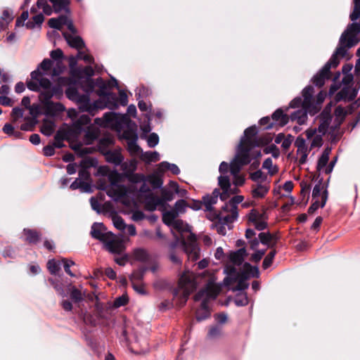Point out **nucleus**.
I'll list each match as a JSON object with an SVG mask.
<instances>
[{"instance_id": "ddd939ff", "label": "nucleus", "mask_w": 360, "mask_h": 360, "mask_svg": "<svg viewBox=\"0 0 360 360\" xmlns=\"http://www.w3.org/2000/svg\"><path fill=\"white\" fill-rule=\"evenodd\" d=\"M144 199L145 208L149 211H153L159 206H163V200L160 197L153 193L150 189L143 184L139 190V193L136 195L138 198Z\"/></svg>"}, {"instance_id": "f704fd0d", "label": "nucleus", "mask_w": 360, "mask_h": 360, "mask_svg": "<svg viewBox=\"0 0 360 360\" xmlns=\"http://www.w3.org/2000/svg\"><path fill=\"white\" fill-rule=\"evenodd\" d=\"M55 130V123L49 120H44L41 127V132L46 136H51Z\"/></svg>"}, {"instance_id": "a19ab883", "label": "nucleus", "mask_w": 360, "mask_h": 360, "mask_svg": "<svg viewBox=\"0 0 360 360\" xmlns=\"http://www.w3.org/2000/svg\"><path fill=\"white\" fill-rule=\"evenodd\" d=\"M262 168L266 169L271 176L274 175L278 171V167L273 164L271 158H267L264 160L262 165Z\"/></svg>"}, {"instance_id": "f257e3e1", "label": "nucleus", "mask_w": 360, "mask_h": 360, "mask_svg": "<svg viewBox=\"0 0 360 360\" xmlns=\"http://www.w3.org/2000/svg\"><path fill=\"white\" fill-rule=\"evenodd\" d=\"M247 255L245 248L229 253V259L224 269V271L227 274V277L224 280L225 285L229 286L233 283H237V285L233 289L244 290L248 287L247 283L248 278L259 276V269L257 266H252L249 263H245L240 267Z\"/></svg>"}, {"instance_id": "e2e57ef3", "label": "nucleus", "mask_w": 360, "mask_h": 360, "mask_svg": "<svg viewBox=\"0 0 360 360\" xmlns=\"http://www.w3.org/2000/svg\"><path fill=\"white\" fill-rule=\"evenodd\" d=\"M163 200V205H165V202L167 201H171L174 198V194L172 192L169 191H167L165 189L162 190V197H160Z\"/></svg>"}, {"instance_id": "774afa93", "label": "nucleus", "mask_w": 360, "mask_h": 360, "mask_svg": "<svg viewBox=\"0 0 360 360\" xmlns=\"http://www.w3.org/2000/svg\"><path fill=\"white\" fill-rule=\"evenodd\" d=\"M360 17V6H354V11L350 15V19L352 21L357 20Z\"/></svg>"}, {"instance_id": "a18cd8bd", "label": "nucleus", "mask_w": 360, "mask_h": 360, "mask_svg": "<svg viewBox=\"0 0 360 360\" xmlns=\"http://www.w3.org/2000/svg\"><path fill=\"white\" fill-rule=\"evenodd\" d=\"M347 112L345 111V108L338 106L335 108V122L337 125H340L341 123L343 122L345 116H346Z\"/></svg>"}, {"instance_id": "9d476101", "label": "nucleus", "mask_w": 360, "mask_h": 360, "mask_svg": "<svg viewBox=\"0 0 360 360\" xmlns=\"http://www.w3.org/2000/svg\"><path fill=\"white\" fill-rule=\"evenodd\" d=\"M313 94L314 88L312 86L305 87L302 92V98H295L290 102V106L292 108L302 107L311 115L316 114L320 110V106L314 105Z\"/></svg>"}, {"instance_id": "3c124183", "label": "nucleus", "mask_w": 360, "mask_h": 360, "mask_svg": "<svg viewBox=\"0 0 360 360\" xmlns=\"http://www.w3.org/2000/svg\"><path fill=\"white\" fill-rule=\"evenodd\" d=\"M250 179L255 181V184H259L264 180H268L266 175H264L260 170L252 173L250 174Z\"/></svg>"}, {"instance_id": "0e129e2a", "label": "nucleus", "mask_w": 360, "mask_h": 360, "mask_svg": "<svg viewBox=\"0 0 360 360\" xmlns=\"http://www.w3.org/2000/svg\"><path fill=\"white\" fill-rule=\"evenodd\" d=\"M128 302V297L127 295H122L115 299L114 302V306L116 307H120L127 304Z\"/></svg>"}, {"instance_id": "4be33fe9", "label": "nucleus", "mask_w": 360, "mask_h": 360, "mask_svg": "<svg viewBox=\"0 0 360 360\" xmlns=\"http://www.w3.org/2000/svg\"><path fill=\"white\" fill-rule=\"evenodd\" d=\"M49 1L51 3L53 11L56 13L65 12L70 17V0H49Z\"/></svg>"}, {"instance_id": "b1692460", "label": "nucleus", "mask_w": 360, "mask_h": 360, "mask_svg": "<svg viewBox=\"0 0 360 360\" xmlns=\"http://www.w3.org/2000/svg\"><path fill=\"white\" fill-rule=\"evenodd\" d=\"M331 153V148L327 147L323 151L321 157L319 158L316 166V169L319 172L326 173V169L328 166V162L329 160V156Z\"/></svg>"}, {"instance_id": "4c0bfd02", "label": "nucleus", "mask_w": 360, "mask_h": 360, "mask_svg": "<svg viewBox=\"0 0 360 360\" xmlns=\"http://www.w3.org/2000/svg\"><path fill=\"white\" fill-rule=\"evenodd\" d=\"M137 141H131L127 142V150L131 155L141 156L143 153L142 149L136 143Z\"/></svg>"}, {"instance_id": "f03ea898", "label": "nucleus", "mask_w": 360, "mask_h": 360, "mask_svg": "<svg viewBox=\"0 0 360 360\" xmlns=\"http://www.w3.org/2000/svg\"><path fill=\"white\" fill-rule=\"evenodd\" d=\"M27 88L34 91H40L39 100L47 115H56L65 110L60 103H53L51 98L56 94V89L51 85L49 79L43 78L39 71L31 73V79L27 83Z\"/></svg>"}, {"instance_id": "8fccbe9b", "label": "nucleus", "mask_w": 360, "mask_h": 360, "mask_svg": "<svg viewBox=\"0 0 360 360\" xmlns=\"http://www.w3.org/2000/svg\"><path fill=\"white\" fill-rule=\"evenodd\" d=\"M187 207L188 204L184 200H179L175 202L174 210L176 211L178 214H181L185 212Z\"/></svg>"}, {"instance_id": "aec40b11", "label": "nucleus", "mask_w": 360, "mask_h": 360, "mask_svg": "<svg viewBox=\"0 0 360 360\" xmlns=\"http://www.w3.org/2000/svg\"><path fill=\"white\" fill-rule=\"evenodd\" d=\"M110 233L111 232H106L105 226L101 223H94L91 226V235L92 237L103 243L107 240Z\"/></svg>"}, {"instance_id": "37998d69", "label": "nucleus", "mask_w": 360, "mask_h": 360, "mask_svg": "<svg viewBox=\"0 0 360 360\" xmlns=\"http://www.w3.org/2000/svg\"><path fill=\"white\" fill-rule=\"evenodd\" d=\"M111 218L112 223L117 229L124 231L126 229V224L121 217L114 213L111 215Z\"/></svg>"}, {"instance_id": "2f4dec72", "label": "nucleus", "mask_w": 360, "mask_h": 360, "mask_svg": "<svg viewBox=\"0 0 360 360\" xmlns=\"http://www.w3.org/2000/svg\"><path fill=\"white\" fill-rule=\"evenodd\" d=\"M272 119L279 125L284 126L288 122V117L282 110H276L271 116Z\"/></svg>"}, {"instance_id": "423d86ee", "label": "nucleus", "mask_w": 360, "mask_h": 360, "mask_svg": "<svg viewBox=\"0 0 360 360\" xmlns=\"http://www.w3.org/2000/svg\"><path fill=\"white\" fill-rule=\"evenodd\" d=\"M201 279L206 283L205 288L195 295V300H202V308L207 310V302L217 297L221 291V286L216 283L217 278L213 271H205L201 275Z\"/></svg>"}, {"instance_id": "4d7b16f0", "label": "nucleus", "mask_w": 360, "mask_h": 360, "mask_svg": "<svg viewBox=\"0 0 360 360\" xmlns=\"http://www.w3.org/2000/svg\"><path fill=\"white\" fill-rule=\"evenodd\" d=\"M61 262L63 264L65 272L70 276H75L74 274L70 270V267L75 265V262L68 259H62Z\"/></svg>"}, {"instance_id": "864d4df0", "label": "nucleus", "mask_w": 360, "mask_h": 360, "mask_svg": "<svg viewBox=\"0 0 360 360\" xmlns=\"http://www.w3.org/2000/svg\"><path fill=\"white\" fill-rule=\"evenodd\" d=\"M122 136L123 139H126L127 142L131 141H137L138 139V136L136 133L131 129L124 131Z\"/></svg>"}, {"instance_id": "ea45409f", "label": "nucleus", "mask_w": 360, "mask_h": 360, "mask_svg": "<svg viewBox=\"0 0 360 360\" xmlns=\"http://www.w3.org/2000/svg\"><path fill=\"white\" fill-rule=\"evenodd\" d=\"M44 20L43 14L39 13L34 15L32 20L28 21L26 24L27 28L33 29L36 26H40Z\"/></svg>"}, {"instance_id": "1a4fd4ad", "label": "nucleus", "mask_w": 360, "mask_h": 360, "mask_svg": "<svg viewBox=\"0 0 360 360\" xmlns=\"http://www.w3.org/2000/svg\"><path fill=\"white\" fill-rule=\"evenodd\" d=\"M90 122L91 119L88 115H82L72 124L70 127L65 126L60 128L55 136V140L57 142L56 143V147H61L59 142L65 139H70L72 134L75 136L80 134L83 127L89 124Z\"/></svg>"}, {"instance_id": "c85d7f7f", "label": "nucleus", "mask_w": 360, "mask_h": 360, "mask_svg": "<svg viewBox=\"0 0 360 360\" xmlns=\"http://www.w3.org/2000/svg\"><path fill=\"white\" fill-rule=\"evenodd\" d=\"M98 136V130L97 128L93 126L88 127L85 133L84 141L87 145L91 144L97 139Z\"/></svg>"}, {"instance_id": "412c9836", "label": "nucleus", "mask_w": 360, "mask_h": 360, "mask_svg": "<svg viewBox=\"0 0 360 360\" xmlns=\"http://www.w3.org/2000/svg\"><path fill=\"white\" fill-rule=\"evenodd\" d=\"M306 136L308 139H311V148H319L323 144V136L321 134L317 133L316 128H309L305 131Z\"/></svg>"}, {"instance_id": "473e14b6", "label": "nucleus", "mask_w": 360, "mask_h": 360, "mask_svg": "<svg viewBox=\"0 0 360 360\" xmlns=\"http://www.w3.org/2000/svg\"><path fill=\"white\" fill-rule=\"evenodd\" d=\"M140 158L146 163L158 162L160 160V154L156 151H148L145 153L143 152L140 156Z\"/></svg>"}, {"instance_id": "680f3d73", "label": "nucleus", "mask_w": 360, "mask_h": 360, "mask_svg": "<svg viewBox=\"0 0 360 360\" xmlns=\"http://www.w3.org/2000/svg\"><path fill=\"white\" fill-rule=\"evenodd\" d=\"M168 162H162L157 165V168L155 171V173L162 176L164 173L168 170Z\"/></svg>"}, {"instance_id": "72a5a7b5", "label": "nucleus", "mask_w": 360, "mask_h": 360, "mask_svg": "<svg viewBox=\"0 0 360 360\" xmlns=\"http://www.w3.org/2000/svg\"><path fill=\"white\" fill-rule=\"evenodd\" d=\"M178 214L174 210L165 212L162 214L163 222L171 226L177 220Z\"/></svg>"}, {"instance_id": "7ed1b4c3", "label": "nucleus", "mask_w": 360, "mask_h": 360, "mask_svg": "<svg viewBox=\"0 0 360 360\" xmlns=\"http://www.w3.org/2000/svg\"><path fill=\"white\" fill-rule=\"evenodd\" d=\"M121 176L116 172H110L108 175L110 186L105 187L99 185V188L105 190L107 195L116 202H120L126 207L132 204L130 195H135V188L133 185L125 186L117 184L120 181Z\"/></svg>"}, {"instance_id": "6e6d98bb", "label": "nucleus", "mask_w": 360, "mask_h": 360, "mask_svg": "<svg viewBox=\"0 0 360 360\" xmlns=\"http://www.w3.org/2000/svg\"><path fill=\"white\" fill-rule=\"evenodd\" d=\"M340 58L334 53L329 61L323 67L328 68V70L330 71L331 68H336L339 65Z\"/></svg>"}, {"instance_id": "bf43d9fd", "label": "nucleus", "mask_w": 360, "mask_h": 360, "mask_svg": "<svg viewBox=\"0 0 360 360\" xmlns=\"http://www.w3.org/2000/svg\"><path fill=\"white\" fill-rule=\"evenodd\" d=\"M235 303L238 306H245L248 303V299L246 295L240 294L235 299Z\"/></svg>"}, {"instance_id": "5701e85b", "label": "nucleus", "mask_w": 360, "mask_h": 360, "mask_svg": "<svg viewBox=\"0 0 360 360\" xmlns=\"http://www.w3.org/2000/svg\"><path fill=\"white\" fill-rule=\"evenodd\" d=\"M102 152L104 153L106 160L108 162L115 164V165H120L124 160V158L121 154L120 149L110 151H105V150H103Z\"/></svg>"}, {"instance_id": "4468645a", "label": "nucleus", "mask_w": 360, "mask_h": 360, "mask_svg": "<svg viewBox=\"0 0 360 360\" xmlns=\"http://www.w3.org/2000/svg\"><path fill=\"white\" fill-rule=\"evenodd\" d=\"M107 240L103 243L105 248L112 254H121L125 250V245L122 238L113 234L108 235Z\"/></svg>"}, {"instance_id": "79ce46f5", "label": "nucleus", "mask_w": 360, "mask_h": 360, "mask_svg": "<svg viewBox=\"0 0 360 360\" xmlns=\"http://www.w3.org/2000/svg\"><path fill=\"white\" fill-rule=\"evenodd\" d=\"M53 63L49 59H44L39 66L38 69L36 71H39L43 78L44 77V75L47 74V72L51 70L52 67Z\"/></svg>"}, {"instance_id": "13d9d810", "label": "nucleus", "mask_w": 360, "mask_h": 360, "mask_svg": "<svg viewBox=\"0 0 360 360\" xmlns=\"http://www.w3.org/2000/svg\"><path fill=\"white\" fill-rule=\"evenodd\" d=\"M158 142L159 137L155 133L150 134L147 139V143L150 148H154L156 145H158Z\"/></svg>"}, {"instance_id": "f8f14e48", "label": "nucleus", "mask_w": 360, "mask_h": 360, "mask_svg": "<svg viewBox=\"0 0 360 360\" xmlns=\"http://www.w3.org/2000/svg\"><path fill=\"white\" fill-rule=\"evenodd\" d=\"M244 200L243 195H236L232 198L223 207L221 212V219L226 223H231L238 217L237 205Z\"/></svg>"}, {"instance_id": "cd10ccee", "label": "nucleus", "mask_w": 360, "mask_h": 360, "mask_svg": "<svg viewBox=\"0 0 360 360\" xmlns=\"http://www.w3.org/2000/svg\"><path fill=\"white\" fill-rule=\"evenodd\" d=\"M142 277L141 272H134L132 274L131 276V281L133 285L134 289L140 294H145L146 290L145 287L142 283H138L139 281Z\"/></svg>"}, {"instance_id": "6ab92c4d", "label": "nucleus", "mask_w": 360, "mask_h": 360, "mask_svg": "<svg viewBox=\"0 0 360 360\" xmlns=\"http://www.w3.org/2000/svg\"><path fill=\"white\" fill-rule=\"evenodd\" d=\"M269 180H264L259 184H254L252 186V196L253 198H263L269 193Z\"/></svg>"}, {"instance_id": "de8ad7c7", "label": "nucleus", "mask_w": 360, "mask_h": 360, "mask_svg": "<svg viewBox=\"0 0 360 360\" xmlns=\"http://www.w3.org/2000/svg\"><path fill=\"white\" fill-rule=\"evenodd\" d=\"M327 200V196L326 195H323L322 196V200H314V202L309 208V213H314L316 210H318L319 207H324L326 202Z\"/></svg>"}, {"instance_id": "c756f323", "label": "nucleus", "mask_w": 360, "mask_h": 360, "mask_svg": "<svg viewBox=\"0 0 360 360\" xmlns=\"http://www.w3.org/2000/svg\"><path fill=\"white\" fill-rule=\"evenodd\" d=\"M323 195H326V196L328 197V192L325 185L320 182L318 184H316L313 189V200H322V196Z\"/></svg>"}, {"instance_id": "052dcab7", "label": "nucleus", "mask_w": 360, "mask_h": 360, "mask_svg": "<svg viewBox=\"0 0 360 360\" xmlns=\"http://www.w3.org/2000/svg\"><path fill=\"white\" fill-rule=\"evenodd\" d=\"M265 252L266 250L255 251V252L250 257V260L254 262H259L264 255Z\"/></svg>"}, {"instance_id": "5fc2aeb1", "label": "nucleus", "mask_w": 360, "mask_h": 360, "mask_svg": "<svg viewBox=\"0 0 360 360\" xmlns=\"http://www.w3.org/2000/svg\"><path fill=\"white\" fill-rule=\"evenodd\" d=\"M275 255H276V251L273 250V251H271L266 256V257L264 258V259L263 261V264H262V266L264 269L269 268L271 265Z\"/></svg>"}, {"instance_id": "09e8293b", "label": "nucleus", "mask_w": 360, "mask_h": 360, "mask_svg": "<svg viewBox=\"0 0 360 360\" xmlns=\"http://www.w3.org/2000/svg\"><path fill=\"white\" fill-rule=\"evenodd\" d=\"M37 5L47 15H50L53 13V6L51 7L46 0H38Z\"/></svg>"}, {"instance_id": "603ef678", "label": "nucleus", "mask_w": 360, "mask_h": 360, "mask_svg": "<svg viewBox=\"0 0 360 360\" xmlns=\"http://www.w3.org/2000/svg\"><path fill=\"white\" fill-rule=\"evenodd\" d=\"M77 58L83 60L85 63L89 64H93L94 63V58L91 54L80 50H79Z\"/></svg>"}, {"instance_id": "7c9ffc66", "label": "nucleus", "mask_w": 360, "mask_h": 360, "mask_svg": "<svg viewBox=\"0 0 360 360\" xmlns=\"http://www.w3.org/2000/svg\"><path fill=\"white\" fill-rule=\"evenodd\" d=\"M23 234L25 236V240L29 243L35 244L39 239L40 236L37 231L32 229H24Z\"/></svg>"}, {"instance_id": "338daca9", "label": "nucleus", "mask_w": 360, "mask_h": 360, "mask_svg": "<svg viewBox=\"0 0 360 360\" xmlns=\"http://www.w3.org/2000/svg\"><path fill=\"white\" fill-rule=\"evenodd\" d=\"M80 70L82 72V78L84 76L91 77V76H93L94 75V70L91 66H86L83 69L80 68Z\"/></svg>"}, {"instance_id": "a211bd4d", "label": "nucleus", "mask_w": 360, "mask_h": 360, "mask_svg": "<svg viewBox=\"0 0 360 360\" xmlns=\"http://www.w3.org/2000/svg\"><path fill=\"white\" fill-rule=\"evenodd\" d=\"M122 169L126 172L128 180L131 183H139L145 180V176L141 174H128L129 172H133L136 169V162L131 160L129 162H124L122 165Z\"/></svg>"}, {"instance_id": "f3484780", "label": "nucleus", "mask_w": 360, "mask_h": 360, "mask_svg": "<svg viewBox=\"0 0 360 360\" xmlns=\"http://www.w3.org/2000/svg\"><path fill=\"white\" fill-rule=\"evenodd\" d=\"M295 146L297 148L296 155L299 163L304 164L307 160L310 150L308 148L304 138L298 136L295 140Z\"/></svg>"}, {"instance_id": "c03bdc74", "label": "nucleus", "mask_w": 360, "mask_h": 360, "mask_svg": "<svg viewBox=\"0 0 360 360\" xmlns=\"http://www.w3.org/2000/svg\"><path fill=\"white\" fill-rule=\"evenodd\" d=\"M61 261L51 259L47 263V268L51 274H56L60 269Z\"/></svg>"}, {"instance_id": "58836bf2", "label": "nucleus", "mask_w": 360, "mask_h": 360, "mask_svg": "<svg viewBox=\"0 0 360 360\" xmlns=\"http://www.w3.org/2000/svg\"><path fill=\"white\" fill-rule=\"evenodd\" d=\"M77 60L74 57L70 58V75L75 79L82 78V72L80 68H75Z\"/></svg>"}, {"instance_id": "a878e982", "label": "nucleus", "mask_w": 360, "mask_h": 360, "mask_svg": "<svg viewBox=\"0 0 360 360\" xmlns=\"http://www.w3.org/2000/svg\"><path fill=\"white\" fill-rule=\"evenodd\" d=\"M330 75L328 68H323L313 78V82L316 86H322L325 81L329 79Z\"/></svg>"}, {"instance_id": "c9c22d12", "label": "nucleus", "mask_w": 360, "mask_h": 360, "mask_svg": "<svg viewBox=\"0 0 360 360\" xmlns=\"http://www.w3.org/2000/svg\"><path fill=\"white\" fill-rule=\"evenodd\" d=\"M307 113L309 112L306 109L299 110L292 115L291 118L296 120L299 124H304L307 120Z\"/></svg>"}, {"instance_id": "0eeeda50", "label": "nucleus", "mask_w": 360, "mask_h": 360, "mask_svg": "<svg viewBox=\"0 0 360 360\" xmlns=\"http://www.w3.org/2000/svg\"><path fill=\"white\" fill-rule=\"evenodd\" d=\"M198 285L195 275L186 270L181 275L177 288L174 292V296L178 300L180 306L186 304L189 295L195 290Z\"/></svg>"}, {"instance_id": "69168bd1", "label": "nucleus", "mask_w": 360, "mask_h": 360, "mask_svg": "<svg viewBox=\"0 0 360 360\" xmlns=\"http://www.w3.org/2000/svg\"><path fill=\"white\" fill-rule=\"evenodd\" d=\"M328 125H329V122H328V120H324L323 122H322L320 124V125L319 126V128L316 129H317V133L318 134H321V135L323 136L326 133V131H327Z\"/></svg>"}, {"instance_id": "2eb2a0df", "label": "nucleus", "mask_w": 360, "mask_h": 360, "mask_svg": "<svg viewBox=\"0 0 360 360\" xmlns=\"http://www.w3.org/2000/svg\"><path fill=\"white\" fill-rule=\"evenodd\" d=\"M248 219L251 225L254 226L257 230H264L267 225V217L265 212H260L256 210H252L248 215Z\"/></svg>"}, {"instance_id": "6e6552de", "label": "nucleus", "mask_w": 360, "mask_h": 360, "mask_svg": "<svg viewBox=\"0 0 360 360\" xmlns=\"http://www.w3.org/2000/svg\"><path fill=\"white\" fill-rule=\"evenodd\" d=\"M219 185L222 190L220 193L219 190L215 189L212 195L203 197L202 201L207 210H211L212 206L217 203L218 197H220L221 200H226L231 195L234 194L238 191L237 188H231L229 179L226 176H220L219 177Z\"/></svg>"}, {"instance_id": "9b49d317", "label": "nucleus", "mask_w": 360, "mask_h": 360, "mask_svg": "<svg viewBox=\"0 0 360 360\" xmlns=\"http://www.w3.org/2000/svg\"><path fill=\"white\" fill-rule=\"evenodd\" d=\"M250 162V158L247 151L240 150L236 153L234 159L230 164V171L233 176V184L236 186H240L245 182V178L239 174L241 167Z\"/></svg>"}, {"instance_id": "39448f33", "label": "nucleus", "mask_w": 360, "mask_h": 360, "mask_svg": "<svg viewBox=\"0 0 360 360\" xmlns=\"http://www.w3.org/2000/svg\"><path fill=\"white\" fill-rule=\"evenodd\" d=\"M48 23L51 27L59 30H62L63 26L66 25L71 33L64 32L63 34L69 46L78 50H81L84 46V43L82 38L75 34L77 31L69 16L61 15L57 18H51Z\"/></svg>"}, {"instance_id": "e433bc0d", "label": "nucleus", "mask_w": 360, "mask_h": 360, "mask_svg": "<svg viewBox=\"0 0 360 360\" xmlns=\"http://www.w3.org/2000/svg\"><path fill=\"white\" fill-rule=\"evenodd\" d=\"M130 257L135 261L145 262L148 259V255L145 250L138 248L134 250Z\"/></svg>"}, {"instance_id": "bb28decb", "label": "nucleus", "mask_w": 360, "mask_h": 360, "mask_svg": "<svg viewBox=\"0 0 360 360\" xmlns=\"http://www.w3.org/2000/svg\"><path fill=\"white\" fill-rule=\"evenodd\" d=\"M260 242L268 246H273L278 240L276 234H272L269 232H262L259 234Z\"/></svg>"}, {"instance_id": "49530a36", "label": "nucleus", "mask_w": 360, "mask_h": 360, "mask_svg": "<svg viewBox=\"0 0 360 360\" xmlns=\"http://www.w3.org/2000/svg\"><path fill=\"white\" fill-rule=\"evenodd\" d=\"M161 176L154 172L152 174L147 176L148 182L154 187H160L162 184V180Z\"/></svg>"}, {"instance_id": "dca6fc26", "label": "nucleus", "mask_w": 360, "mask_h": 360, "mask_svg": "<svg viewBox=\"0 0 360 360\" xmlns=\"http://www.w3.org/2000/svg\"><path fill=\"white\" fill-rule=\"evenodd\" d=\"M257 134V129L254 127H250L246 129L244 131V137L241 139L238 146L237 153L240 150L247 151L248 155L250 156V150L251 148L252 141Z\"/></svg>"}, {"instance_id": "20e7f679", "label": "nucleus", "mask_w": 360, "mask_h": 360, "mask_svg": "<svg viewBox=\"0 0 360 360\" xmlns=\"http://www.w3.org/2000/svg\"><path fill=\"white\" fill-rule=\"evenodd\" d=\"M171 226L180 233L181 243L188 260L196 261L200 257V250L196 243V238L191 233L188 224L181 219H177Z\"/></svg>"}, {"instance_id": "393cba45", "label": "nucleus", "mask_w": 360, "mask_h": 360, "mask_svg": "<svg viewBox=\"0 0 360 360\" xmlns=\"http://www.w3.org/2000/svg\"><path fill=\"white\" fill-rule=\"evenodd\" d=\"M119 117L114 112H107L103 115L102 125L105 127L117 129V120Z\"/></svg>"}]
</instances>
